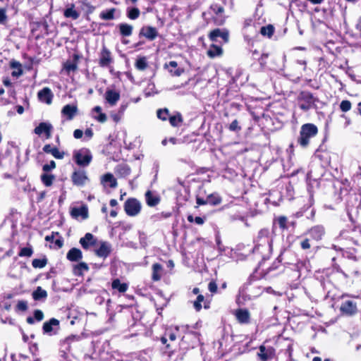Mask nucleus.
Listing matches in <instances>:
<instances>
[{
  "instance_id": "26",
  "label": "nucleus",
  "mask_w": 361,
  "mask_h": 361,
  "mask_svg": "<svg viewBox=\"0 0 361 361\" xmlns=\"http://www.w3.org/2000/svg\"><path fill=\"white\" fill-rule=\"evenodd\" d=\"M120 33L123 37H129L133 33V27L127 23H121L118 25Z\"/></svg>"
},
{
  "instance_id": "20",
  "label": "nucleus",
  "mask_w": 361,
  "mask_h": 361,
  "mask_svg": "<svg viewBox=\"0 0 361 361\" xmlns=\"http://www.w3.org/2000/svg\"><path fill=\"white\" fill-rule=\"evenodd\" d=\"M236 319L241 324H247L250 322V312L246 309H239L235 314Z\"/></svg>"
},
{
  "instance_id": "35",
  "label": "nucleus",
  "mask_w": 361,
  "mask_h": 361,
  "mask_svg": "<svg viewBox=\"0 0 361 361\" xmlns=\"http://www.w3.org/2000/svg\"><path fill=\"white\" fill-rule=\"evenodd\" d=\"M54 179L55 176L51 174L43 173L41 176V180L47 187L51 186Z\"/></svg>"
},
{
  "instance_id": "63",
  "label": "nucleus",
  "mask_w": 361,
  "mask_h": 361,
  "mask_svg": "<svg viewBox=\"0 0 361 361\" xmlns=\"http://www.w3.org/2000/svg\"><path fill=\"white\" fill-rule=\"evenodd\" d=\"M55 245L61 248L63 246V240L62 239H56L54 241Z\"/></svg>"
},
{
  "instance_id": "40",
  "label": "nucleus",
  "mask_w": 361,
  "mask_h": 361,
  "mask_svg": "<svg viewBox=\"0 0 361 361\" xmlns=\"http://www.w3.org/2000/svg\"><path fill=\"white\" fill-rule=\"evenodd\" d=\"M135 67L140 71H144L147 67V62L145 57L138 59L135 63Z\"/></svg>"
},
{
  "instance_id": "16",
  "label": "nucleus",
  "mask_w": 361,
  "mask_h": 361,
  "mask_svg": "<svg viewBox=\"0 0 361 361\" xmlns=\"http://www.w3.org/2000/svg\"><path fill=\"white\" fill-rule=\"evenodd\" d=\"M97 240L94 236L90 233H87L84 237L80 239V244L85 250H88L96 244Z\"/></svg>"
},
{
  "instance_id": "37",
  "label": "nucleus",
  "mask_w": 361,
  "mask_h": 361,
  "mask_svg": "<svg viewBox=\"0 0 361 361\" xmlns=\"http://www.w3.org/2000/svg\"><path fill=\"white\" fill-rule=\"evenodd\" d=\"M116 9L114 8L107 10L106 11H102L100 13V18L103 20H112L114 18V13Z\"/></svg>"
},
{
  "instance_id": "13",
  "label": "nucleus",
  "mask_w": 361,
  "mask_h": 361,
  "mask_svg": "<svg viewBox=\"0 0 361 361\" xmlns=\"http://www.w3.org/2000/svg\"><path fill=\"white\" fill-rule=\"evenodd\" d=\"M78 113V106L75 104H66L61 109V115L71 121Z\"/></svg>"
},
{
  "instance_id": "4",
  "label": "nucleus",
  "mask_w": 361,
  "mask_h": 361,
  "mask_svg": "<svg viewBox=\"0 0 361 361\" xmlns=\"http://www.w3.org/2000/svg\"><path fill=\"white\" fill-rule=\"evenodd\" d=\"M142 205L140 201L135 198H129L124 203V210L127 215L135 216L141 211Z\"/></svg>"
},
{
  "instance_id": "44",
  "label": "nucleus",
  "mask_w": 361,
  "mask_h": 361,
  "mask_svg": "<svg viewBox=\"0 0 361 361\" xmlns=\"http://www.w3.org/2000/svg\"><path fill=\"white\" fill-rule=\"evenodd\" d=\"M204 297L202 295H198L196 300L193 302V307L197 312L202 309V302L204 301Z\"/></svg>"
},
{
  "instance_id": "21",
  "label": "nucleus",
  "mask_w": 361,
  "mask_h": 361,
  "mask_svg": "<svg viewBox=\"0 0 361 361\" xmlns=\"http://www.w3.org/2000/svg\"><path fill=\"white\" fill-rule=\"evenodd\" d=\"M43 151L47 154H51L56 159H61L64 157V152H60L56 147H52L51 145H45L43 147Z\"/></svg>"
},
{
  "instance_id": "24",
  "label": "nucleus",
  "mask_w": 361,
  "mask_h": 361,
  "mask_svg": "<svg viewBox=\"0 0 361 361\" xmlns=\"http://www.w3.org/2000/svg\"><path fill=\"white\" fill-rule=\"evenodd\" d=\"M145 200L148 206L154 207L159 203L160 198L152 191L147 190L145 193Z\"/></svg>"
},
{
  "instance_id": "54",
  "label": "nucleus",
  "mask_w": 361,
  "mask_h": 361,
  "mask_svg": "<svg viewBox=\"0 0 361 361\" xmlns=\"http://www.w3.org/2000/svg\"><path fill=\"white\" fill-rule=\"evenodd\" d=\"M34 318L38 322H40L44 318V314L43 312L39 310H36L34 312Z\"/></svg>"
},
{
  "instance_id": "64",
  "label": "nucleus",
  "mask_w": 361,
  "mask_h": 361,
  "mask_svg": "<svg viewBox=\"0 0 361 361\" xmlns=\"http://www.w3.org/2000/svg\"><path fill=\"white\" fill-rule=\"evenodd\" d=\"M355 27L357 30L361 32V17L358 18Z\"/></svg>"
},
{
  "instance_id": "46",
  "label": "nucleus",
  "mask_w": 361,
  "mask_h": 361,
  "mask_svg": "<svg viewBox=\"0 0 361 361\" xmlns=\"http://www.w3.org/2000/svg\"><path fill=\"white\" fill-rule=\"evenodd\" d=\"M351 106V102L349 100H343L340 104V109L343 112L350 111Z\"/></svg>"
},
{
  "instance_id": "52",
  "label": "nucleus",
  "mask_w": 361,
  "mask_h": 361,
  "mask_svg": "<svg viewBox=\"0 0 361 361\" xmlns=\"http://www.w3.org/2000/svg\"><path fill=\"white\" fill-rule=\"evenodd\" d=\"M56 168V163L54 161H51L49 164H44L42 167V169L45 172H48Z\"/></svg>"
},
{
  "instance_id": "62",
  "label": "nucleus",
  "mask_w": 361,
  "mask_h": 361,
  "mask_svg": "<svg viewBox=\"0 0 361 361\" xmlns=\"http://www.w3.org/2000/svg\"><path fill=\"white\" fill-rule=\"evenodd\" d=\"M195 222L198 225H202L204 224V219L200 216H196L195 218Z\"/></svg>"
},
{
  "instance_id": "7",
  "label": "nucleus",
  "mask_w": 361,
  "mask_h": 361,
  "mask_svg": "<svg viewBox=\"0 0 361 361\" xmlns=\"http://www.w3.org/2000/svg\"><path fill=\"white\" fill-rule=\"evenodd\" d=\"M221 37L225 43L229 40V32L226 29L216 28L210 32L209 38L212 42L217 41V38Z\"/></svg>"
},
{
  "instance_id": "59",
  "label": "nucleus",
  "mask_w": 361,
  "mask_h": 361,
  "mask_svg": "<svg viewBox=\"0 0 361 361\" xmlns=\"http://www.w3.org/2000/svg\"><path fill=\"white\" fill-rule=\"evenodd\" d=\"M83 132L80 129H76L73 132V136L75 139H80L82 137Z\"/></svg>"
},
{
  "instance_id": "30",
  "label": "nucleus",
  "mask_w": 361,
  "mask_h": 361,
  "mask_svg": "<svg viewBox=\"0 0 361 361\" xmlns=\"http://www.w3.org/2000/svg\"><path fill=\"white\" fill-rule=\"evenodd\" d=\"M112 288L118 290L120 293H125L128 288V286L126 283H121L120 280L116 279L112 281Z\"/></svg>"
},
{
  "instance_id": "18",
  "label": "nucleus",
  "mask_w": 361,
  "mask_h": 361,
  "mask_svg": "<svg viewBox=\"0 0 361 361\" xmlns=\"http://www.w3.org/2000/svg\"><path fill=\"white\" fill-rule=\"evenodd\" d=\"M111 251V246L107 242H102L98 249L95 250V253L98 257L106 258Z\"/></svg>"
},
{
  "instance_id": "12",
  "label": "nucleus",
  "mask_w": 361,
  "mask_h": 361,
  "mask_svg": "<svg viewBox=\"0 0 361 361\" xmlns=\"http://www.w3.org/2000/svg\"><path fill=\"white\" fill-rule=\"evenodd\" d=\"M52 129H53V126L51 123H46V122H42L39 124L38 126H37L35 128L34 132L35 134H37L38 135H40L42 133H45L47 138L49 139L51 137V133Z\"/></svg>"
},
{
  "instance_id": "38",
  "label": "nucleus",
  "mask_w": 361,
  "mask_h": 361,
  "mask_svg": "<svg viewBox=\"0 0 361 361\" xmlns=\"http://www.w3.org/2000/svg\"><path fill=\"white\" fill-rule=\"evenodd\" d=\"M47 264V258L44 257L42 259H34L32 262V265L34 268H39L42 269Z\"/></svg>"
},
{
  "instance_id": "39",
  "label": "nucleus",
  "mask_w": 361,
  "mask_h": 361,
  "mask_svg": "<svg viewBox=\"0 0 361 361\" xmlns=\"http://www.w3.org/2000/svg\"><path fill=\"white\" fill-rule=\"evenodd\" d=\"M268 230H261L258 234V238L262 239L264 245L269 246L270 240L268 237Z\"/></svg>"
},
{
  "instance_id": "33",
  "label": "nucleus",
  "mask_w": 361,
  "mask_h": 361,
  "mask_svg": "<svg viewBox=\"0 0 361 361\" xmlns=\"http://www.w3.org/2000/svg\"><path fill=\"white\" fill-rule=\"evenodd\" d=\"M170 124L173 127L179 126L183 122V118L180 113H177L176 115L169 117Z\"/></svg>"
},
{
  "instance_id": "51",
  "label": "nucleus",
  "mask_w": 361,
  "mask_h": 361,
  "mask_svg": "<svg viewBox=\"0 0 361 361\" xmlns=\"http://www.w3.org/2000/svg\"><path fill=\"white\" fill-rule=\"evenodd\" d=\"M211 9L215 14H220L224 11V7H222L221 6H219L218 4L212 5Z\"/></svg>"
},
{
  "instance_id": "53",
  "label": "nucleus",
  "mask_w": 361,
  "mask_h": 361,
  "mask_svg": "<svg viewBox=\"0 0 361 361\" xmlns=\"http://www.w3.org/2000/svg\"><path fill=\"white\" fill-rule=\"evenodd\" d=\"M259 351L260 353H258V356L260 357L262 360L266 361L268 359V355L267 353H265V347L261 345L259 347Z\"/></svg>"
},
{
  "instance_id": "49",
  "label": "nucleus",
  "mask_w": 361,
  "mask_h": 361,
  "mask_svg": "<svg viewBox=\"0 0 361 361\" xmlns=\"http://www.w3.org/2000/svg\"><path fill=\"white\" fill-rule=\"evenodd\" d=\"M277 223L281 228H282V229L287 228V225H286L287 218L286 216H279L277 219Z\"/></svg>"
},
{
  "instance_id": "28",
  "label": "nucleus",
  "mask_w": 361,
  "mask_h": 361,
  "mask_svg": "<svg viewBox=\"0 0 361 361\" xmlns=\"http://www.w3.org/2000/svg\"><path fill=\"white\" fill-rule=\"evenodd\" d=\"M32 295L35 300H45L47 297V293L40 286H38L36 290L33 291Z\"/></svg>"
},
{
  "instance_id": "2",
  "label": "nucleus",
  "mask_w": 361,
  "mask_h": 361,
  "mask_svg": "<svg viewBox=\"0 0 361 361\" xmlns=\"http://www.w3.org/2000/svg\"><path fill=\"white\" fill-rule=\"evenodd\" d=\"M318 133L317 127L312 123H306L301 126L300 136L298 138V144L306 147L310 143L311 138L315 137Z\"/></svg>"
},
{
  "instance_id": "22",
  "label": "nucleus",
  "mask_w": 361,
  "mask_h": 361,
  "mask_svg": "<svg viewBox=\"0 0 361 361\" xmlns=\"http://www.w3.org/2000/svg\"><path fill=\"white\" fill-rule=\"evenodd\" d=\"M92 117L100 123H104L107 120L106 115L102 112V108L99 106L92 109Z\"/></svg>"
},
{
  "instance_id": "29",
  "label": "nucleus",
  "mask_w": 361,
  "mask_h": 361,
  "mask_svg": "<svg viewBox=\"0 0 361 361\" xmlns=\"http://www.w3.org/2000/svg\"><path fill=\"white\" fill-rule=\"evenodd\" d=\"M178 64L176 61H171L169 63L165 64V67L169 69V71L173 75L176 76H179L182 73V71L180 69H176Z\"/></svg>"
},
{
  "instance_id": "1",
  "label": "nucleus",
  "mask_w": 361,
  "mask_h": 361,
  "mask_svg": "<svg viewBox=\"0 0 361 361\" xmlns=\"http://www.w3.org/2000/svg\"><path fill=\"white\" fill-rule=\"evenodd\" d=\"M296 101L299 108L305 112L311 109H317L318 104H322L319 98L309 91H301Z\"/></svg>"
},
{
  "instance_id": "56",
  "label": "nucleus",
  "mask_w": 361,
  "mask_h": 361,
  "mask_svg": "<svg viewBox=\"0 0 361 361\" xmlns=\"http://www.w3.org/2000/svg\"><path fill=\"white\" fill-rule=\"evenodd\" d=\"M229 130L231 131H236L240 130V128L238 126V122L237 120H234L229 126Z\"/></svg>"
},
{
  "instance_id": "36",
  "label": "nucleus",
  "mask_w": 361,
  "mask_h": 361,
  "mask_svg": "<svg viewBox=\"0 0 361 361\" xmlns=\"http://www.w3.org/2000/svg\"><path fill=\"white\" fill-rule=\"evenodd\" d=\"M140 14V11L137 8H127V16L130 20L137 19Z\"/></svg>"
},
{
  "instance_id": "47",
  "label": "nucleus",
  "mask_w": 361,
  "mask_h": 361,
  "mask_svg": "<svg viewBox=\"0 0 361 361\" xmlns=\"http://www.w3.org/2000/svg\"><path fill=\"white\" fill-rule=\"evenodd\" d=\"M7 10L5 8H0V24L4 25L7 23L8 16H7Z\"/></svg>"
},
{
  "instance_id": "50",
  "label": "nucleus",
  "mask_w": 361,
  "mask_h": 361,
  "mask_svg": "<svg viewBox=\"0 0 361 361\" xmlns=\"http://www.w3.org/2000/svg\"><path fill=\"white\" fill-rule=\"evenodd\" d=\"M12 67L13 68H18L17 71H14L12 73V75L13 76L19 77L20 75H21L23 74V71L21 69L20 64L19 63H12Z\"/></svg>"
},
{
  "instance_id": "5",
  "label": "nucleus",
  "mask_w": 361,
  "mask_h": 361,
  "mask_svg": "<svg viewBox=\"0 0 361 361\" xmlns=\"http://www.w3.org/2000/svg\"><path fill=\"white\" fill-rule=\"evenodd\" d=\"M357 303L350 300H344L340 307L341 313L345 316H353L357 314Z\"/></svg>"
},
{
  "instance_id": "55",
  "label": "nucleus",
  "mask_w": 361,
  "mask_h": 361,
  "mask_svg": "<svg viewBox=\"0 0 361 361\" xmlns=\"http://www.w3.org/2000/svg\"><path fill=\"white\" fill-rule=\"evenodd\" d=\"M18 310L20 311H25L27 309V303L26 301L20 300L17 304Z\"/></svg>"
},
{
  "instance_id": "8",
  "label": "nucleus",
  "mask_w": 361,
  "mask_h": 361,
  "mask_svg": "<svg viewBox=\"0 0 361 361\" xmlns=\"http://www.w3.org/2000/svg\"><path fill=\"white\" fill-rule=\"evenodd\" d=\"M325 233V230L322 226H314L310 228L307 232L306 235L314 241H319L322 240Z\"/></svg>"
},
{
  "instance_id": "31",
  "label": "nucleus",
  "mask_w": 361,
  "mask_h": 361,
  "mask_svg": "<svg viewBox=\"0 0 361 361\" xmlns=\"http://www.w3.org/2000/svg\"><path fill=\"white\" fill-rule=\"evenodd\" d=\"M162 271V266L160 264L156 263L152 265V280L154 281L161 279V272Z\"/></svg>"
},
{
  "instance_id": "60",
  "label": "nucleus",
  "mask_w": 361,
  "mask_h": 361,
  "mask_svg": "<svg viewBox=\"0 0 361 361\" xmlns=\"http://www.w3.org/2000/svg\"><path fill=\"white\" fill-rule=\"evenodd\" d=\"M196 202L198 205H204L208 204L207 199L204 200L203 198L201 197H197Z\"/></svg>"
},
{
  "instance_id": "45",
  "label": "nucleus",
  "mask_w": 361,
  "mask_h": 361,
  "mask_svg": "<svg viewBox=\"0 0 361 361\" xmlns=\"http://www.w3.org/2000/svg\"><path fill=\"white\" fill-rule=\"evenodd\" d=\"M157 114L159 119L162 121H166L169 114V111L167 109H159L157 112Z\"/></svg>"
},
{
  "instance_id": "57",
  "label": "nucleus",
  "mask_w": 361,
  "mask_h": 361,
  "mask_svg": "<svg viewBox=\"0 0 361 361\" xmlns=\"http://www.w3.org/2000/svg\"><path fill=\"white\" fill-rule=\"evenodd\" d=\"M208 289L211 293H215L217 291L216 283L214 281L209 282L208 285Z\"/></svg>"
},
{
  "instance_id": "19",
  "label": "nucleus",
  "mask_w": 361,
  "mask_h": 361,
  "mask_svg": "<svg viewBox=\"0 0 361 361\" xmlns=\"http://www.w3.org/2000/svg\"><path fill=\"white\" fill-rule=\"evenodd\" d=\"M66 258L71 262H79L82 258V253L80 249L73 247L67 252Z\"/></svg>"
},
{
  "instance_id": "10",
  "label": "nucleus",
  "mask_w": 361,
  "mask_h": 361,
  "mask_svg": "<svg viewBox=\"0 0 361 361\" xmlns=\"http://www.w3.org/2000/svg\"><path fill=\"white\" fill-rule=\"evenodd\" d=\"M104 99L110 106H115L120 99V93L114 90L107 89L104 94Z\"/></svg>"
},
{
  "instance_id": "32",
  "label": "nucleus",
  "mask_w": 361,
  "mask_h": 361,
  "mask_svg": "<svg viewBox=\"0 0 361 361\" xmlns=\"http://www.w3.org/2000/svg\"><path fill=\"white\" fill-rule=\"evenodd\" d=\"M64 16L66 18H71L73 20H76L79 18L80 13L75 10L74 5L72 4L70 8L65 10Z\"/></svg>"
},
{
  "instance_id": "34",
  "label": "nucleus",
  "mask_w": 361,
  "mask_h": 361,
  "mask_svg": "<svg viewBox=\"0 0 361 361\" xmlns=\"http://www.w3.org/2000/svg\"><path fill=\"white\" fill-rule=\"evenodd\" d=\"M208 204L218 205L221 202V197L217 193H212L207 196Z\"/></svg>"
},
{
  "instance_id": "23",
  "label": "nucleus",
  "mask_w": 361,
  "mask_h": 361,
  "mask_svg": "<svg viewBox=\"0 0 361 361\" xmlns=\"http://www.w3.org/2000/svg\"><path fill=\"white\" fill-rule=\"evenodd\" d=\"M71 215L74 218L81 217L82 219H85L88 217V209L85 206L75 207L72 209Z\"/></svg>"
},
{
  "instance_id": "48",
  "label": "nucleus",
  "mask_w": 361,
  "mask_h": 361,
  "mask_svg": "<svg viewBox=\"0 0 361 361\" xmlns=\"http://www.w3.org/2000/svg\"><path fill=\"white\" fill-rule=\"evenodd\" d=\"M312 239L309 237L304 238L300 242V247L302 250H307L311 247L310 240Z\"/></svg>"
},
{
  "instance_id": "14",
  "label": "nucleus",
  "mask_w": 361,
  "mask_h": 361,
  "mask_svg": "<svg viewBox=\"0 0 361 361\" xmlns=\"http://www.w3.org/2000/svg\"><path fill=\"white\" fill-rule=\"evenodd\" d=\"M111 62L112 58L111 56V52L106 47H104L99 55V64L101 67H106L109 66Z\"/></svg>"
},
{
  "instance_id": "27",
  "label": "nucleus",
  "mask_w": 361,
  "mask_h": 361,
  "mask_svg": "<svg viewBox=\"0 0 361 361\" xmlns=\"http://www.w3.org/2000/svg\"><path fill=\"white\" fill-rule=\"evenodd\" d=\"M223 50L220 46L216 44H212L210 48L207 51V55L210 58H214L219 56L222 54Z\"/></svg>"
},
{
  "instance_id": "25",
  "label": "nucleus",
  "mask_w": 361,
  "mask_h": 361,
  "mask_svg": "<svg viewBox=\"0 0 361 361\" xmlns=\"http://www.w3.org/2000/svg\"><path fill=\"white\" fill-rule=\"evenodd\" d=\"M89 271V267L84 262H79L73 266V271L75 276H82L84 272Z\"/></svg>"
},
{
  "instance_id": "61",
  "label": "nucleus",
  "mask_w": 361,
  "mask_h": 361,
  "mask_svg": "<svg viewBox=\"0 0 361 361\" xmlns=\"http://www.w3.org/2000/svg\"><path fill=\"white\" fill-rule=\"evenodd\" d=\"M85 135L88 137L89 138H91L93 136V131L90 128H87L85 131Z\"/></svg>"
},
{
  "instance_id": "17",
  "label": "nucleus",
  "mask_w": 361,
  "mask_h": 361,
  "mask_svg": "<svg viewBox=\"0 0 361 361\" xmlns=\"http://www.w3.org/2000/svg\"><path fill=\"white\" fill-rule=\"evenodd\" d=\"M101 183L104 186L108 185L111 188H116L118 185L116 179L111 173H105L101 177Z\"/></svg>"
},
{
  "instance_id": "3",
  "label": "nucleus",
  "mask_w": 361,
  "mask_h": 361,
  "mask_svg": "<svg viewBox=\"0 0 361 361\" xmlns=\"http://www.w3.org/2000/svg\"><path fill=\"white\" fill-rule=\"evenodd\" d=\"M73 159L79 166L87 167L92 160V154L89 149L81 148L73 152Z\"/></svg>"
},
{
  "instance_id": "15",
  "label": "nucleus",
  "mask_w": 361,
  "mask_h": 361,
  "mask_svg": "<svg viewBox=\"0 0 361 361\" xmlns=\"http://www.w3.org/2000/svg\"><path fill=\"white\" fill-rule=\"evenodd\" d=\"M140 35L144 36L147 39L152 41L158 36V31L154 27L145 26L141 28Z\"/></svg>"
},
{
  "instance_id": "43",
  "label": "nucleus",
  "mask_w": 361,
  "mask_h": 361,
  "mask_svg": "<svg viewBox=\"0 0 361 361\" xmlns=\"http://www.w3.org/2000/svg\"><path fill=\"white\" fill-rule=\"evenodd\" d=\"M82 8L87 13H92L94 11V6H93L87 0H83L81 1Z\"/></svg>"
},
{
  "instance_id": "58",
  "label": "nucleus",
  "mask_w": 361,
  "mask_h": 361,
  "mask_svg": "<svg viewBox=\"0 0 361 361\" xmlns=\"http://www.w3.org/2000/svg\"><path fill=\"white\" fill-rule=\"evenodd\" d=\"M65 68L68 71H73L77 69V64L75 63H68L66 64Z\"/></svg>"
},
{
  "instance_id": "9",
  "label": "nucleus",
  "mask_w": 361,
  "mask_h": 361,
  "mask_svg": "<svg viewBox=\"0 0 361 361\" xmlns=\"http://www.w3.org/2000/svg\"><path fill=\"white\" fill-rule=\"evenodd\" d=\"M37 97L40 102L49 105L52 103L54 94L49 87H44L38 92Z\"/></svg>"
},
{
  "instance_id": "11",
  "label": "nucleus",
  "mask_w": 361,
  "mask_h": 361,
  "mask_svg": "<svg viewBox=\"0 0 361 361\" xmlns=\"http://www.w3.org/2000/svg\"><path fill=\"white\" fill-rule=\"evenodd\" d=\"M54 326L59 328V321L55 318H51L48 322L43 324L42 330L44 334L49 335H54L56 334V331H54Z\"/></svg>"
},
{
  "instance_id": "41",
  "label": "nucleus",
  "mask_w": 361,
  "mask_h": 361,
  "mask_svg": "<svg viewBox=\"0 0 361 361\" xmlns=\"http://www.w3.org/2000/svg\"><path fill=\"white\" fill-rule=\"evenodd\" d=\"M260 33L264 36L271 37L274 33V27L271 25L263 26L260 29Z\"/></svg>"
},
{
  "instance_id": "42",
  "label": "nucleus",
  "mask_w": 361,
  "mask_h": 361,
  "mask_svg": "<svg viewBox=\"0 0 361 361\" xmlns=\"http://www.w3.org/2000/svg\"><path fill=\"white\" fill-rule=\"evenodd\" d=\"M33 254V250L32 247H25L20 249L18 255L20 257H30Z\"/></svg>"
},
{
  "instance_id": "6",
  "label": "nucleus",
  "mask_w": 361,
  "mask_h": 361,
  "mask_svg": "<svg viewBox=\"0 0 361 361\" xmlns=\"http://www.w3.org/2000/svg\"><path fill=\"white\" fill-rule=\"evenodd\" d=\"M71 180L73 185L82 187L89 180L87 173L84 170H77L73 172L71 175Z\"/></svg>"
}]
</instances>
